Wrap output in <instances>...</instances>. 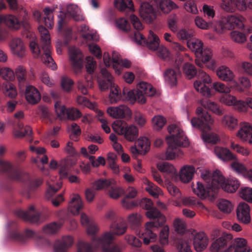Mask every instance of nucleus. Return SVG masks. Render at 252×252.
I'll return each mask as SVG.
<instances>
[{"instance_id":"nucleus-9","label":"nucleus","mask_w":252,"mask_h":252,"mask_svg":"<svg viewBox=\"0 0 252 252\" xmlns=\"http://www.w3.org/2000/svg\"><path fill=\"white\" fill-rule=\"evenodd\" d=\"M212 82L210 76L203 70H199L197 79L194 82L195 90L201 95L206 97H211L213 94L211 89L207 86Z\"/></svg>"},{"instance_id":"nucleus-48","label":"nucleus","mask_w":252,"mask_h":252,"mask_svg":"<svg viewBox=\"0 0 252 252\" xmlns=\"http://www.w3.org/2000/svg\"><path fill=\"white\" fill-rule=\"evenodd\" d=\"M217 207L220 211L224 214H230L234 209V206L229 200L222 199L217 202Z\"/></svg>"},{"instance_id":"nucleus-31","label":"nucleus","mask_w":252,"mask_h":252,"mask_svg":"<svg viewBox=\"0 0 252 252\" xmlns=\"http://www.w3.org/2000/svg\"><path fill=\"white\" fill-rule=\"evenodd\" d=\"M142 182L144 185L145 186V190L152 196L157 198L159 195L162 194L161 189L148 180L147 178H143Z\"/></svg>"},{"instance_id":"nucleus-17","label":"nucleus","mask_w":252,"mask_h":252,"mask_svg":"<svg viewBox=\"0 0 252 252\" xmlns=\"http://www.w3.org/2000/svg\"><path fill=\"white\" fill-rule=\"evenodd\" d=\"M231 15L222 16L213 26V30L218 33L222 34L227 31L233 30Z\"/></svg>"},{"instance_id":"nucleus-63","label":"nucleus","mask_w":252,"mask_h":252,"mask_svg":"<svg viewBox=\"0 0 252 252\" xmlns=\"http://www.w3.org/2000/svg\"><path fill=\"white\" fill-rule=\"evenodd\" d=\"M110 187L111 188L109 190L108 193L111 198L116 199L124 193L125 191L122 187L117 186L116 184L111 185Z\"/></svg>"},{"instance_id":"nucleus-43","label":"nucleus","mask_w":252,"mask_h":252,"mask_svg":"<svg viewBox=\"0 0 252 252\" xmlns=\"http://www.w3.org/2000/svg\"><path fill=\"white\" fill-rule=\"evenodd\" d=\"M115 184H116V181L113 178L109 179H100L93 183V187L95 190H102Z\"/></svg>"},{"instance_id":"nucleus-36","label":"nucleus","mask_w":252,"mask_h":252,"mask_svg":"<svg viewBox=\"0 0 252 252\" xmlns=\"http://www.w3.org/2000/svg\"><path fill=\"white\" fill-rule=\"evenodd\" d=\"M158 169L162 173H165L170 177H174L177 175V171L172 164L163 162L157 164Z\"/></svg>"},{"instance_id":"nucleus-1","label":"nucleus","mask_w":252,"mask_h":252,"mask_svg":"<svg viewBox=\"0 0 252 252\" xmlns=\"http://www.w3.org/2000/svg\"><path fill=\"white\" fill-rule=\"evenodd\" d=\"M167 130L169 135L166 137V141L168 147L163 158L166 160H173L176 158H181L183 153L178 147L188 146L189 145L188 139L182 129L176 124L169 125L167 127Z\"/></svg>"},{"instance_id":"nucleus-54","label":"nucleus","mask_w":252,"mask_h":252,"mask_svg":"<svg viewBox=\"0 0 252 252\" xmlns=\"http://www.w3.org/2000/svg\"><path fill=\"white\" fill-rule=\"evenodd\" d=\"M4 23L9 28L18 30L21 28V24L17 18L13 15H9L4 16Z\"/></svg>"},{"instance_id":"nucleus-55","label":"nucleus","mask_w":252,"mask_h":252,"mask_svg":"<svg viewBox=\"0 0 252 252\" xmlns=\"http://www.w3.org/2000/svg\"><path fill=\"white\" fill-rule=\"evenodd\" d=\"M114 3L115 6L120 11H123L126 8L132 11L134 10L132 0H115Z\"/></svg>"},{"instance_id":"nucleus-4","label":"nucleus","mask_w":252,"mask_h":252,"mask_svg":"<svg viewBox=\"0 0 252 252\" xmlns=\"http://www.w3.org/2000/svg\"><path fill=\"white\" fill-rule=\"evenodd\" d=\"M115 234L113 232H106L100 237H94L91 244L84 241H80L77 245V252H94L100 246H106L115 239Z\"/></svg>"},{"instance_id":"nucleus-26","label":"nucleus","mask_w":252,"mask_h":252,"mask_svg":"<svg viewBox=\"0 0 252 252\" xmlns=\"http://www.w3.org/2000/svg\"><path fill=\"white\" fill-rule=\"evenodd\" d=\"M196 172L195 168L192 165H186L183 166L179 173L181 181L185 183L190 182Z\"/></svg>"},{"instance_id":"nucleus-23","label":"nucleus","mask_w":252,"mask_h":252,"mask_svg":"<svg viewBox=\"0 0 252 252\" xmlns=\"http://www.w3.org/2000/svg\"><path fill=\"white\" fill-rule=\"evenodd\" d=\"M25 94L27 101L31 104H36L41 99L39 91L32 85L27 86Z\"/></svg>"},{"instance_id":"nucleus-49","label":"nucleus","mask_w":252,"mask_h":252,"mask_svg":"<svg viewBox=\"0 0 252 252\" xmlns=\"http://www.w3.org/2000/svg\"><path fill=\"white\" fill-rule=\"evenodd\" d=\"M230 36L233 42L240 44L245 43L247 39L245 32L237 30H233L230 32Z\"/></svg>"},{"instance_id":"nucleus-18","label":"nucleus","mask_w":252,"mask_h":252,"mask_svg":"<svg viewBox=\"0 0 252 252\" xmlns=\"http://www.w3.org/2000/svg\"><path fill=\"white\" fill-rule=\"evenodd\" d=\"M236 135L241 141L252 145V125L247 122L241 123Z\"/></svg>"},{"instance_id":"nucleus-20","label":"nucleus","mask_w":252,"mask_h":252,"mask_svg":"<svg viewBox=\"0 0 252 252\" xmlns=\"http://www.w3.org/2000/svg\"><path fill=\"white\" fill-rule=\"evenodd\" d=\"M100 73L102 78H99L98 80V86L101 91H104L112 86L116 85L113 82V78L108 70L104 68L101 69Z\"/></svg>"},{"instance_id":"nucleus-32","label":"nucleus","mask_w":252,"mask_h":252,"mask_svg":"<svg viewBox=\"0 0 252 252\" xmlns=\"http://www.w3.org/2000/svg\"><path fill=\"white\" fill-rule=\"evenodd\" d=\"M111 230L115 235L120 236L124 234L127 229V225L123 218L120 220L116 221L110 226Z\"/></svg>"},{"instance_id":"nucleus-30","label":"nucleus","mask_w":252,"mask_h":252,"mask_svg":"<svg viewBox=\"0 0 252 252\" xmlns=\"http://www.w3.org/2000/svg\"><path fill=\"white\" fill-rule=\"evenodd\" d=\"M146 217L150 219H157L154 222L158 226L162 225L166 220L165 216L162 215L156 208L153 207L146 213Z\"/></svg>"},{"instance_id":"nucleus-25","label":"nucleus","mask_w":252,"mask_h":252,"mask_svg":"<svg viewBox=\"0 0 252 252\" xmlns=\"http://www.w3.org/2000/svg\"><path fill=\"white\" fill-rule=\"evenodd\" d=\"M83 206V202L80 195L78 194H73L71 198L68 211L73 215H78Z\"/></svg>"},{"instance_id":"nucleus-2","label":"nucleus","mask_w":252,"mask_h":252,"mask_svg":"<svg viewBox=\"0 0 252 252\" xmlns=\"http://www.w3.org/2000/svg\"><path fill=\"white\" fill-rule=\"evenodd\" d=\"M215 252H251L247 240L243 237L233 238L231 234L224 235L211 244Z\"/></svg>"},{"instance_id":"nucleus-62","label":"nucleus","mask_w":252,"mask_h":252,"mask_svg":"<svg viewBox=\"0 0 252 252\" xmlns=\"http://www.w3.org/2000/svg\"><path fill=\"white\" fill-rule=\"evenodd\" d=\"M212 88L216 92L220 94H229L231 91V88L220 82H214L212 85Z\"/></svg>"},{"instance_id":"nucleus-24","label":"nucleus","mask_w":252,"mask_h":252,"mask_svg":"<svg viewBox=\"0 0 252 252\" xmlns=\"http://www.w3.org/2000/svg\"><path fill=\"white\" fill-rule=\"evenodd\" d=\"M214 153L218 158L223 161L236 160L237 156L229 149L221 147H215Z\"/></svg>"},{"instance_id":"nucleus-52","label":"nucleus","mask_w":252,"mask_h":252,"mask_svg":"<svg viewBox=\"0 0 252 252\" xmlns=\"http://www.w3.org/2000/svg\"><path fill=\"white\" fill-rule=\"evenodd\" d=\"M232 23L233 24V31L237 28L239 30H244L245 28V23L246 18L242 15H231Z\"/></svg>"},{"instance_id":"nucleus-44","label":"nucleus","mask_w":252,"mask_h":252,"mask_svg":"<svg viewBox=\"0 0 252 252\" xmlns=\"http://www.w3.org/2000/svg\"><path fill=\"white\" fill-rule=\"evenodd\" d=\"M122 99L121 90L117 85L112 86L108 97L109 103L115 104L120 101Z\"/></svg>"},{"instance_id":"nucleus-21","label":"nucleus","mask_w":252,"mask_h":252,"mask_svg":"<svg viewBox=\"0 0 252 252\" xmlns=\"http://www.w3.org/2000/svg\"><path fill=\"white\" fill-rule=\"evenodd\" d=\"M113 67L116 73L120 74L123 67L129 68L131 65V62L127 59H122L120 55L116 52L112 53Z\"/></svg>"},{"instance_id":"nucleus-42","label":"nucleus","mask_w":252,"mask_h":252,"mask_svg":"<svg viewBox=\"0 0 252 252\" xmlns=\"http://www.w3.org/2000/svg\"><path fill=\"white\" fill-rule=\"evenodd\" d=\"M137 90L149 97L154 96L156 93L155 89L151 84L144 82H140L137 85Z\"/></svg>"},{"instance_id":"nucleus-11","label":"nucleus","mask_w":252,"mask_h":252,"mask_svg":"<svg viewBox=\"0 0 252 252\" xmlns=\"http://www.w3.org/2000/svg\"><path fill=\"white\" fill-rule=\"evenodd\" d=\"M108 114L114 119H130L132 112L126 105L110 106L107 109Z\"/></svg>"},{"instance_id":"nucleus-16","label":"nucleus","mask_w":252,"mask_h":252,"mask_svg":"<svg viewBox=\"0 0 252 252\" xmlns=\"http://www.w3.org/2000/svg\"><path fill=\"white\" fill-rule=\"evenodd\" d=\"M69 59L74 71L78 73L83 67V55L78 48L71 47L68 51Z\"/></svg>"},{"instance_id":"nucleus-10","label":"nucleus","mask_w":252,"mask_h":252,"mask_svg":"<svg viewBox=\"0 0 252 252\" xmlns=\"http://www.w3.org/2000/svg\"><path fill=\"white\" fill-rule=\"evenodd\" d=\"M139 12L140 17L147 23H152L157 17L158 12L153 5L147 1L140 3Z\"/></svg>"},{"instance_id":"nucleus-64","label":"nucleus","mask_w":252,"mask_h":252,"mask_svg":"<svg viewBox=\"0 0 252 252\" xmlns=\"http://www.w3.org/2000/svg\"><path fill=\"white\" fill-rule=\"evenodd\" d=\"M184 73L187 77L191 79L193 78L197 73V70L195 67L190 63H185L183 67Z\"/></svg>"},{"instance_id":"nucleus-53","label":"nucleus","mask_w":252,"mask_h":252,"mask_svg":"<svg viewBox=\"0 0 252 252\" xmlns=\"http://www.w3.org/2000/svg\"><path fill=\"white\" fill-rule=\"evenodd\" d=\"M176 36L180 40H189V39L193 37L195 32L191 30H187L182 28L178 31L177 30Z\"/></svg>"},{"instance_id":"nucleus-6","label":"nucleus","mask_w":252,"mask_h":252,"mask_svg":"<svg viewBox=\"0 0 252 252\" xmlns=\"http://www.w3.org/2000/svg\"><path fill=\"white\" fill-rule=\"evenodd\" d=\"M112 127L116 133L123 136L129 142L135 141L138 137V128L133 124L128 125L124 121L117 120L113 123Z\"/></svg>"},{"instance_id":"nucleus-8","label":"nucleus","mask_w":252,"mask_h":252,"mask_svg":"<svg viewBox=\"0 0 252 252\" xmlns=\"http://www.w3.org/2000/svg\"><path fill=\"white\" fill-rule=\"evenodd\" d=\"M220 7L228 12H233L235 10L245 12L247 10H252L251 0H220Z\"/></svg>"},{"instance_id":"nucleus-40","label":"nucleus","mask_w":252,"mask_h":252,"mask_svg":"<svg viewBox=\"0 0 252 252\" xmlns=\"http://www.w3.org/2000/svg\"><path fill=\"white\" fill-rule=\"evenodd\" d=\"M236 83L238 84V86L236 83H233L234 88L237 92L240 93L243 92L244 89H250L252 86L250 80L247 77L244 76L239 77Z\"/></svg>"},{"instance_id":"nucleus-22","label":"nucleus","mask_w":252,"mask_h":252,"mask_svg":"<svg viewBox=\"0 0 252 252\" xmlns=\"http://www.w3.org/2000/svg\"><path fill=\"white\" fill-rule=\"evenodd\" d=\"M209 243V239L203 232H200L195 234L193 239L194 248L197 252L204 250Z\"/></svg>"},{"instance_id":"nucleus-60","label":"nucleus","mask_w":252,"mask_h":252,"mask_svg":"<svg viewBox=\"0 0 252 252\" xmlns=\"http://www.w3.org/2000/svg\"><path fill=\"white\" fill-rule=\"evenodd\" d=\"M194 23L195 26L199 29L207 30L212 27L213 29V26H212V22H207L204 19L200 16H196L194 18Z\"/></svg>"},{"instance_id":"nucleus-15","label":"nucleus","mask_w":252,"mask_h":252,"mask_svg":"<svg viewBox=\"0 0 252 252\" xmlns=\"http://www.w3.org/2000/svg\"><path fill=\"white\" fill-rule=\"evenodd\" d=\"M158 227L154 221L147 222L146 223L145 231L139 236L143 240L144 244L148 245L157 241L158 236L153 232V229Z\"/></svg>"},{"instance_id":"nucleus-58","label":"nucleus","mask_w":252,"mask_h":252,"mask_svg":"<svg viewBox=\"0 0 252 252\" xmlns=\"http://www.w3.org/2000/svg\"><path fill=\"white\" fill-rule=\"evenodd\" d=\"M192 127L200 129L203 132L210 131L211 129V126L205 125L199 119L193 118L190 121Z\"/></svg>"},{"instance_id":"nucleus-47","label":"nucleus","mask_w":252,"mask_h":252,"mask_svg":"<svg viewBox=\"0 0 252 252\" xmlns=\"http://www.w3.org/2000/svg\"><path fill=\"white\" fill-rule=\"evenodd\" d=\"M15 76H16L18 81L19 87L22 88L26 80L27 70L23 65H20L17 66L15 69Z\"/></svg>"},{"instance_id":"nucleus-57","label":"nucleus","mask_w":252,"mask_h":252,"mask_svg":"<svg viewBox=\"0 0 252 252\" xmlns=\"http://www.w3.org/2000/svg\"><path fill=\"white\" fill-rule=\"evenodd\" d=\"M166 123V119L161 115H157L152 119L153 128L156 130H160Z\"/></svg>"},{"instance_id":"nucleus-13","label":"nucleus","mask_w":252,"mask_h":252,"mask_svg":"<svg viewBox=\"0 0 252 252\" xmlns=\"http://www.w3.org/2000/svg\"><path fill=\"white\" fill-rule=\"evenodd\" d=\"M226 95H222L220 98V101L228 106H233L234 109L239 112H242L244 106V100L238 99L233 95L226 94Z\"/></svg>"},{"instance_id":"nucleus-59","label":"nucleus","mask_w":252,"mask_h":252,"mask_svg":"<svg viewBox=\"0 0 252 252\" xmlns=\"http://www.w3.org/2000/svg\"><path fill=\"white\" fill-rule=\"evenodd\" d=\"M19 130L14 131V135L16 137H22L26 135H30L32 133V128L30 126H24L22 124H19L18 126Z\"/></svg>"},{"instance_id":"nucleus-61","label":"nucleus","mask_w":252,"mask_h":252,"mask_svg":"<svg viewBox=\"0 0 252 252\" xmlns=\"http://www.w3.org/2000/svg\"><path fill=\"white\" fill-rule=\"evenodd\" d=\"M240 197L243 200L252 203V188L243 187L239 192Z\"/></svg>"},{"instance_id":"nucleus-14","label":"nucleus","mask_w":252,"mask_h":252,"mask_svg":"<svg viewBox=\"0 0 252 252\" xmlns=\"http://www.w3.org/2000/svg\"><path fill=\"white\" fill-rule=\"evenodd\" d=\"M217 77L221 81L232 83H236V75L234 72L227 66L221 65L219 66L216 70Z\"/></svg>"},{"instance_id":"nucleus-28","label":"nucleus","mask_w":252,"mask_h":252,"mask_svg":"<svg viewBox=\"0 0 252 252\" xmlns=\"http://www.w3.org/2000/svg\"><path fill=\"white\" fill-rule=\"evenodd\" d=\"M192 189L193 193L199 198L204 199L210 195V192L212 191V188H210L207 185L206 188L203 184L197 182L196 184H192Z\"/></svg>"},{"instance_id":"nucleus-37","label":"nucleus","mask_w":252,"mask_h":252,"mask_svg":"<svg viewBox=\"0 0 252 252\" xmlns=\"http://www.w3.org/2000/svg\"><path fill=\"white\" fill-rule=\"evenodd\" d=\"M221 123L225 128L233 130L238 126V120L234 116L227 114L223 116Z\"/></svg>"},{"instance_id":"nucleus-12","label":"nucleus","mask_w":252,"mask_h":252,"mask_svg":"<svg viewBox=\"0 0 252 252\" xmlns=\"http://www.w3.org/2000/svg\"><path fill=\"white\" fill-rule=\"evenodd\" d=\"M8 46L10 51L13 56L22 59L26 55V46L21 38H13L10 41Z\"/></svg>"},{"instance_id":"nucleus-56","label":"nucleus","mask_w":252,"mask_h":252,"mask_svg":"<svg viewBox=\"0 0 252 252\" xmlns=\"http://www.w3.org/2000/svg\"><path fill=\"white\" fill-rule=\"evenodd\" d=\"M169 227L164 225L159 234V241L161 245L166 246L169 244Z\"/></svg>"},{"instance_id":"nucleus-51","label":"nucleus","mask_w":252,"mask_h":252,"mask_svg":"<svg viewBox=\"0 0 252 252\" xmlns=\"http://www.w3.org/2000/svg\"><path fill=\"white\" fill-rule=\"evenodd\" d=\"M55 8V7L52 8L47 7L44 10L45 25L49 29H52L54 26L53 12Z\"/></svg>"},{"instance_id":"nucleus-38","label":"nucleus","mask_w":252,"mask_h":252,"mask_svg":"<svg viewBox=\"0 0 252 252\" xmlns=\"http://www.w3.org/2000/svg\"><path fill=\"white\" fill-rule=\"evenodd\" d=\"M158 7L161 11L164 14H168L172 10L179 8V6L171 0H160L158 2Z\"/></svg>"},{"instance_id":"nucleus-46","label":"nucleus","mask_w":252,"mask_h":252,"mask_svg":"<svg viewBox=\"0 0 252 252\" xmlns=\"http://www.w3.org/2000/svg\"><path fill=\"white\" fill-rule=\"evenodd\" d=\"M67 12L75 21H79L84 20L81 11L76 4H70L67 7Z\"/></svg>"},{"instance_id":"nucleus-35","label":"nucleus","mask_w":252,"mask_h":252,"mask_svg":"<svg viewBox=\"0 0 252 252\" xmlns=\"http://www.w3.org/2000/svg\"><path fill=\"white\" fill-rule=\"evenodd\" d=\"M159 43L160 39L158 36L152 31H150L145 45H146L149 49L156 51L160 47Z\"/></svg>"},{"instance_id":"nucleus-34","label":"nucleus","mask_w":252,"mask_h":252,"mask_svg":"<svg viewBox=\"0 0 252 252\" xmlns=\"http://www.w3.org/2000/svg\"><path fill=\"white\" fill-rule=\"evenodd\" d=\"M198 103L205 109H208L217 115H221L223 113V109L217 103L214 101L211 100L204 101L203 100H201Z\"/></svg>"},{"instance_id":"nucleus-5","label":"nucleus","mask_w":252,"mask_h":252,"mask_svg":"<svg viewBox=\"0 0 252 252\" xmlns=\"http://www.w3.org/2000/svg\"><path fill=\"white\" fill-rule=\"evenodd\" d=\"M38 29L40 34V44L44 52L43 56L41 57V60L46 66L52 69H56L57 65L51 56V46L49 32L43 26H39Z\"/></svg>"},{"instance_id":"nucleus-41","label":"nucleus","mask_w":252,"mask_h":252,"mask_svg":"<svg viewBox=\"0 0 252 252\" xmlns=\"http://www.w3.org/2000/svg\"><path fill=\"white\" fill-rule=\"evenodd\" d=\"M178 71L173 69H168L164 73V78L166 84L170 86H176L177 83Z\"/></svg>"},{"instance_id":"nucleus-45","label":"nucleus","mask_w":252,"mask_h":252,"mask_svg":"<svg viewBox=\"0 0 252 252\" xmlns=\"http://www.w3.org/2000/svg\"><path fill=\"white\" fill-rule=\"evenodd\" d=\"M230 148L243 157H248L251 154V152L248 148L236 143L233 141L230 142Z\"/></svg>"},{"instance_id":"nucleus-19","label":"nucleus","mask_w":252,"mask_h":252,"mask_svg":"<svg viewBox=\"0 0 252 252\" xmlns=\"http://www.w3.org/2000/svg\"><path fill=\"white\" fill-rule=\"evenodd\" d=\"M250 207L245 202L239 203L236 210V215L238 220L244 224H248L251 221L250 215Z\"/></svg>"},{"instance_id":"nucleus-27","label":"nucleus","mask_w":252,"mask_h":252,"mask_svg":"<svg viewBox=\"0 0 252 252\" xmlns=\"http://www.w3.org/2000/svg\"><path fill=\"white\" fill-rule=\"evenodd\" d=\"M73 243V239L70 236L63 237L61 240H57L54 245L55 252H66L65 249L70 247Z\"/></svg>"},{"instance_id":"nucleus-7","label":"nucleus","mask_w":252,"mask_h":252,"mask_svg":"<svg viewBox=\"0 0 252 252\" xmlns=\"http://www.w3.org/2000/svg\"><path fill=\"white\" fill-rule=\"evenodd\" d=\"M213 183L216 189L221 188L224 191L229 193L235 192L240 186L239 181L236 178L230 177L225 180L219 170L214 171Z\"/></svg>"},{"instance_id":"nucleus-39","label":"nucleus","mask_w":252,"mask_h":252,"mask_svg":"<svg viewBox=\"0 0 252 252\" xmlns=\"http://www.w3.org/2000/svg\"><path fill=\"white\" fill-rule=\"evenodd\" d=\"M0 90L6 96L10 98H15L17 95V92L15 86L11 83L0 82Z\"/></svg>"},{"instance_id":"nucleus-3","label":"nucleus","mask_w":252,"mask_h":252,"mask_svg":"<svg viewBox=\"0 0 252 252\" xmlns=\"http://www.w3.org/2000/svg\"><path fill=\"white\" fill-rule=\"evenodd\" d=\"M188 48L193 52L197 58L200 59L206 64V67L210 69H214L216 65V62L212 59L213 53L211 50L204 46L202 40L193 38L187 42Z\"/></svg>"},{"instance_id":"nucleus-50","label":"nucleus","mask_w":252,"mask_h":252,"mask_svg":"<svg viewBox=\"0 0 252 252\" xmlns=\"http://www.w3.org/2000/svg\"><path fill=\"white\" fill-rule=\"evenodd\" d=\"M55 180H56V178H51L47 181L48 187L47 190V194L49 196H51L61 188V182L60 181H56Z\"/></svg>"},{"instance_id":"nucleus-33","label":"nucleus","mask_w":252,"mask_h":252,"mask_svg":"<svg viewBox=\"0 0 252 252\" xmlns=\"http://www.w3.org/2000/svg\"><path fill=\"white\" fill-rule=\"evenodd\" d=\"M19 215L32 223L38 222L39 220V215L35 211L33 206H30L27 211H21Z\"/></svg>"},{"instance_id":"nucleus-29","label":"nucleus","mask_w":252,"mask_h":252,"mask_svg":"<svg viewBox=\"0 0 252 252\" xmlns=\"http://www.w3.org/2000/svg\"><path fill=\"white\" fill-rule=\"evenodd\" d=\"M35 236V233L30 229H26L24 235L19 234L17 231H13L10 233L8 235V238L14 241L24 243L25 239H30L33 238Z\"/></svg>"}]
</instances>
